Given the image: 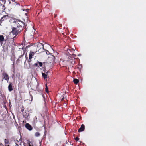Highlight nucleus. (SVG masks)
<instances>
[{"instance_id":"16","label":"nucleus","mask_w":146,"mask_h":146,"mask_svg":"<svg viewBox=\"0 0 146 146\" xmlns=\"http://www.w3.org/2000/svg\"><path fill=\"white\" fill-rule=\"evenodd\" d=\"M4 142L6 144H7L9 143V140L7 139H4Z\"/></svg>"},{"instance_id":"14","label":"nucleus","mask_w":146,"mask_h":146,"mask_svg":"<svg viewBox=\"0 0 146 146\" xmlns=\"http://www.w3.org/2000/svg\"><path fill=\"white\" fill-rule=\"evenodd\" d=\"M73 82L75 84H77L79 82V80L77 79H74Z\"/></svg>"},{"instance_id":"29","label":"nucleus","mask_w":146,"mask_h":146,"mask_svg":"<svg viewBox=\"0 0 146 146\" xmlns=\"http://www.w3.org/2000/svg\"><path fill=\"white\" fill-rule=\"evenodd\" d=\"M46 52L47 54H48V53H49V51L47 50H46Z\"/></svg>"},{"instance_id":"20","label":"nucleus","mask_w":146,"mask_h":146,"mask_svg":"<svg viewBox=\"0 0 146 146\" xmlns=\"http://www.w3.org/2000/svg\"><path fill=\"white\" fill-rule=\"evenodd\" d=\"M46 86L45 91L47 93H48L49 92L48 91V89L46 84Z\"/></svg>"},{"instance_id":"26","label":"nucleus","mask_w":146,"mask_h":146,"mask_svg":"<svg viewBox=\"0 0 146 146\" xmlns=\"http://www.w3.org/2000/svg\"><path fill=\"white\" fill-rule=\"evenodd\" d=\"M24 53H23V54H22V55H20L19 56V58H21L22 57H23V55H24Z\"/></svg>"},{"instance_id":"9","label":"nucleus","mask_w":146,"mask_h":146,"mask_svg":"<svg viewBox=\"0 0 146 146\" xmlns=\"http://www.w3.org/2000/svg\"><path fill=\"white\" fill-rule=\"evenodd\" d=\"M85 129V125L84 124H82L80 127L78 129V132L79 133L82 132Z\"/></svg>"},{"instance_id":"23","label":"nucleus","mask_w":146,"mask_h":146,"mask_svg":"<svg viewBox=\"0 0 146 146\" xmlns=\"http://www.w3.org/2000/svg\"><path fill=\"white\" fill-rule=\"evenodd\" d=\"M21 111L23 113L24 112V108L23 107H22V108H21Z\"/></svg>"},{"instance_id":"30","label":"nucleus","mask_w":146,"mask_h":146,"mask_svg":"<svg viewBox=\"0 0 146 146\" xmlns=\"http://www.w3.org/2000/svg\"><path fill=\"white\" fill-rule=\"evenodd\" d=\"M54 15V17H55H55L57 16V14H55Z\"/></svg>"},{"instance_id":"32","label":"nucleus","mask_w":146,"mask_h":146,"mask_svg":"<svg viewBox=\"0 0 146 146\" xmlns=\"http://www.w3.org/2000/svg\"><path fill=\"white\" fill-rule=\"evenodd\" d=\"M25 15H26L27 16V13H25Z\"/></svg>"},{"instance_id":"6","label":"nucleus","mask_w":146,"mask_h":146,"mask_svg":"<svg viewBox=\"0 0 146 146\" xmlns=\"http://www.w3.org/2000/svg\"><path fill=\"white\" fill-rule=\"evenodd\" d=\"M24 37V39L26 38V39L28 40L31 39L33 38V36L31 35L28 34L26 35H25Z\"/></svg>"},{"instance_id":"7","label":"nucleus","mask_w":146,"mask_h":146,"mask_svg":"<svg viewBox=\"0 0 146 146\" xmlns=\"http://www.w3.org/2000/svg\"><path fill=\"white\" fill-rule=\"evenodd\" d=\"M35 53L33 52H30L29 55V60L28 62L29 63L31 61V59L32 58V57L34 56Z\"/></svg>"},{"instance_id":"10","label":"nucleus","mask_w":146,"mask_h":146,"mask_svg":"<svg viewBox=\"0 0 146 146\" xmlns=\"http://www.w3.org/2000/svg\"><path fill=\"white\" fill-rule=\"evenodd\" d=\"M23 116L26 118H28V117L29 116V114L28 113V111H25L24 112H23Z\"/></svg>"},{"instance_id":"33","label":"nucleus","mask_w":146,"mask_h":146,"mask_svg":"<svg viewBox=\"0 0 146 146\" xmlns=\"http://www.w3.org/2000/svg\"><path fill=\"white\" fill-rule=\"evenodd\" d=\"M16 145H17V146H18V144H17L16 143Z\"/></svg>"},{"instance_id":"34","label":"nucleus","mask_w":146,"mask_h":146,"mask_svg":"<svg viewBox=\"0 0 146 146\" xmlns=\"http://www.w3.org/2000/svg\"><path fill=\"white\" fill-rule=\"evenodd\" d=\"M64 98H62V100H63V99H64Z\"/></svg>"},{"instance_id":"15","label":"nucleus","mask_w":146,"mask_h":146,"mask_svg":"<svg viewBox=\"0 0 146 146\" xmlns=\"http://www.w3.org/2000/svg\"><path fill=\"white\" fill-rule=\"evenodd\" d=\"M42 76L43 77L44 79H46L47 78V74H46L45 73H42Z\"/></svg>"},{"instance_id":"31","label":"nucleus","mask_w":146,"mask_h":146,"mask_svg":"<svg viewBox=\"0 0 146 146\" xmlns=\"http://www.w3.org/2000/svg\"><path fill=\"white\" fill-rule=\"evenodd\" d=\"M53 56V57H54V60H53V61H54V60H55V58L54 56Z\"/></svg>"},{"instance_id":"2","label":"nucleus","mask_w":146,"mask_h":146,"mask_svg":"<svg viewBox=\"0 0 146 146\" xmlns=\"http://www.w3.org/2000/svg\"><path fill=\"white\" fill-rule=\"evenodd\" d=\"M44 50V49L43 44L41 43H39L37 45L36 52H38V53H40L42 52Z\"/></svg>"},{"instance_id":"18","label":"nucleus","mask_w":146,"mask_h":146,"mask_svg":"<svg viewBox=\"0 0 146 146\" xmlns=\"http://www.w3.org/2000/svg\"><path fill=\"white\" fill-rule=\"evenodd\" d=\"M34 122L36 123L37 122V118L36 116H35L34 118Z\"/></svg>"},{"instance_id":"13","label":"nucleus","mask_w":146,"mask_h":146,"mask_svg":"<svg viewBox=\"0 0 146 146\" xmlns=\"http://www.w3.org/2000/svg\"><path fill=\"white\" fill-rule=\"evenodd\" d=\"M8 90L9 92H11L13 90V88L12 86V84L10 82L8 86Z\"/></svg>"},{"instance_id":"8","label":"nucleus","mask_w":146,"mask_h":146,"mask_svg":"<svg viewBox=\"0 0 146 146\" xmlns=\"http://www.w3.org/2000/svg\"><path fill=\"white\" fill-rule=\"evenodd\" d=\"M9 17V16L8 15H4L1 18L0 20L3 22V21L7 20Z\"/></svg>"},{"instance_id":"21","label":"nucleus","mask_w":146,"mask_h":146,"mask_svg":"<svg viewBox=\"0 0 146 146\" xmlns=\"http://www.w3.org/2000/svg\"><path fill=\"white\" fill-rule=\"evenodd\" d=\"M34 66H35L36 67H39V66H38V62L37 63H35L34 64Z\"/></svg>"},{"instance_id":"27","label":"nucleus","mask_w":146,"mask_h":146,"mask_svg":"<svg viewBox=\"0 0 146 146\" xmlns=\"http://www.w3.org/2000/svg\"><path fill=\"white\" fill-rule=\"evenodd\" d=\"M13 68H14V62H15V61L13 60Z\"/></svg>"},{"instance_id":"19","label":"nucleus","mask_w":146,"mask_h":146,"mask_svg":"<svg viewBox=\"0 0 146 146\" xmlns=\"http://www.w3.org/2000/svg\"><path fill=\"white\" fill-rule=\"evenodd\" d=\"M38 65H39V67H42V62L38 61Z\"/></svg>"},{"instance_id":"11","label":"nucleus","mask_w":146,"mask_h":146,"mask_svg":"<svg viewBox=\"0 0 146 146\" xmlns=\"http://www.w3.org/2000/svg\"><path fill=\"white\" fill-rule=\"evenodd\" d=\"M5 9V6L0 3V12H3Z\"/></svg>"},{"instance_id":"5","label":"nucleus","mask_w":146,"mask_h":146,"mask_svg":"<svg viewBox=\"0 0 146 146\" xmlns=\"http://www.w3.org/2000/svg\"><path fill=\"white\" fill-rule=\"evenodd\" d=\"M16 36H14L13 38H10L9 39L8 38L7 39V41H9V44H13L14 41V38L16 37Z\"/></svg>"},{"instance_id":"4","label":"nucleus","mask_w":146,"mask_h":146,"mask_svg":"<svg viewBox=\"0 0 146 146\" xmlns=\"http://www.w3.org/2000/svg\"><path fill=\"white\" fill-rule=\"evenodd\" d=\"M5 41V42L7 41V39H6L5 40L4 38V36L2 35H0V44L1 46L2 45L3 42Z\"/></svg>"},{"instance_id":"25","label":"nucleus","mask_w":146,"mask_h":146,"mask_svg":"<svg viewBox=\"0 0 146 146\" xmlns=\"http://www.w3.org/2000/svg\"><path fill=\"white\" fill-rule=\"evenodd\" d=\"M23 10L24 11H26L28 12L29 10V9H23Z\"/></svg>"},{"instance_id":"24","label":"nucleus","mask_w":146,"mask_h":146,"mask_svg":"<svg viewBox=\"0 0 146 146\" xmlns=\"http://www.w3.org/2000/svg\"><path fill=\"white\" fill-rule=\"evenodd\" d=\"M75 139L76 141H77L79 140V138L78 137H76L75 138Z\"/></svg>"},{"instance_id":"22","label":"nucleus","mask_w":146,"mask_h":146,"mask_svg":"<svg viewBox=\"0 0 146 146\" xmlns=\"http://www.w3.org/2000/svg\"><path fill=\"white\" fill-rule=\"evenodd\" d=\"M32 46V45H31V44L29 45H28L26 47V48H25L26 49L27 48L30 47Z\"/></svg>"},{"instance_id":"35","label":"nucleus","mask_w":146,"mask_h":146,"mask_svg":"<svg viewBox=\"0 0 146 146\" xmlns=\"http://www.w3.org/2000/svg\"><path fill=\"white\" fill-rule=\"evenodd\" d=\"M29 146H31V145H29Z\"/></svg>"},{"instance_id":"12","label":"nucleus","mask_w":146,"mask_h":146,"mask_svg":"<svg viewBox=\"0 0 146 146\" xmlns=\"http://www.w3.org/2000/svg\"><path fill=\"white\" fill-rule=\"evenodd\" d=\"M26 127L29 130H31L33 128L32 126L29 123H27L25 124Z\"/></svg>"},{"instance_id":"3","label":"nucleus","mask_w":146,"mask_h":146,"mask_svg":"<svg viewBox=\"0 0 146 146\" xmlns=\"http://www.w3.org/2000/svg\"><path fill=\"white\" fill-rule=\"evenodd\" d=\"M2 78L3 79L5 80L8 82L9 78V76L7 73L3 72L2 74Z\"/></svg>"},{"instance_id":"17","label":"nucleus","mask_w":146,"mask_h":146,"mask_svg":"<svg viewBox=\"0 0 146 146\" xmlns=\"http://www.w3.org/2000/svg\"><path fill=\"white\" fill-rule=\"evenodd\" d=\"M40 134L38 132H36L35 133V135L36 137H39L40 136Z\"/></svg>"},{"instance_id":"1","label":"nucleus","mask_w":146,"mask_h":146,"mask_svg":"<svg viewBox=\"0 0 146 146\" xmlns=\"http://www.w3.org/2000/svg\"><path fill=\"white\" fill-rule=\"evenodd\" d=\"M12 19L13 27L12 28L11 33L13 35L16 36L22 31L23 27L25 25V23L17 19L13 18Z\"/></svg>"},{"instance_id":"28","label":"nucleus","mask_w":146,"mask_h":146,"mask_svg":"<svg viewBox=\"0 0 146 146\" xmlns=\"http://www.w3.org/2000/svg\"><path fill=\"white\" fill-rule=\"evenodd\" d=\"M72 55L74 58H75L76 57V55L74 54H72Z\"/></svg>"}]
</instances>
